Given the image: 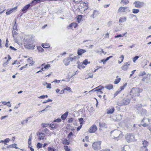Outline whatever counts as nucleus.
I'll return each mask as SVG.
<instances>
[{
	"mask_svg": "<svg viewBox=\"0 0 151 151\" xmlns=\"http://www.w3.org/2000/svg\"><path fill=\"white\" fill-rule=\"evenodd\" d=\"M34 39L33 37L30 35H26L24 38V42L25 47H35V45L34 44Z\"/></svg>",
	"mask_w": 151,
	"mask_h": 151,
	"instance_id": "f257e3e1",
	"label": "nucleus"
},
{
	"mask_svg": "<svg viewBox=\"0 0 151 151\" xmlns=\"http://www.w3.org/2000/svg\"><path fill=\"white\" fill-rule=\"evenodd\" d=\"M142 89L139 88H133L130 92V95L132 98L135 100L136 99L134 97L139 96L140 95V93L142 92Z\"/></svg>",
	"mask_w": 151,
	"mask_h": 151,
	"instance_id": "f03ea898",
	"label": "nucleus"
},
{
	"mask_svg": "<svg viewBox=\"0 0 151 151\" xmlns=\"http://www.w3.org/2000/svg\"><path fill=\"white\" fill-rule=\"evenodd\" d=\"M111 136L113 138L118 140V138L122 137L123 136V134H122L121 132L118 130H115L111 131Z\"/></svg>",
	"mask_w": 151,
	"mask_h": 151,
	"instance_id": "7ed1b4c3",
	"label": "nucleus"
},
{
	"mask_svg": "<svg viewBox=\"0 0 151 151\" xmlns=\"http://www.w3.org/2000/svg\"><path fill=\"white\" fill-rule=\"evenodd\" d=\"M142 106L141 104H138L135 106V108L139 114L143 116L146 114L147 111L142 108Z\"/></svg>",
	"mask_w": 151,
	"mask_h": 151,
	"instance_id": "20e7f679",
	"label": "nucleus"
},
{
	"mask_svg": "<svg viewBox=\"0 0 151 151\" xmlns=\"http://www.w3.org/2000/svg\"><path fill=\"white\" fill-rule=\"evenodd\" d=\"M130 98L126 97L123 98L121 101L118 102L117 104L120 106L127 105L130 103Z\"/></svg>",
	"mask_w": 151,
	"mask_h": 151,
	"instance_id": "39448f33",
	"label": "nucleus"
},
{
	"mask_svg": "<svg viewBox=\"0 0 151 151\" xmlns=\"http://www.w3.org/2000/svg\"><path fill=\"white\" fill-rule=\"evenodd\" d=\"M125 138L128 142L134 141L135 140L134 135L132 134H127L125 136Z\"/></svg>",
	"mask_w": 151,
	"mask_h": 151,
	"instance_id": "423d86ee",
	"label": "nucleus"
},
{
	"mask_svg": "<svg viewBox=\"0 0 151 151\" xmlns=\"http://www.w3.org/2000/svg\"><path fill=\"white\" fill-rule=\"evenodd\" d=\"M101 141H98L94 142L92 145V146L94 150H98L101 149Z\"/></svg>",
	"mask_w": 151,
	"mask_h": 151,
	"instance_id": "0eeeda50",
	"label": "nucleus"
},
{
	"mask_svg": "<svg viewBox=\"0 0 151 151\" xmlns=\"http://www.w3.org/2000/svg\"><path fill=\"white\" fill-rule=\"evenodd\" d=\"M133 4L135 8H140L144 6V3L143 2L135 1L134 2Z\"/></svg>",
	"mask_w": 151,
	"mask_h": 151,
	"instance_id": "6e6552de",
	"label": "nucleus"
},
{
	"mask_svg": "<svg viewBox=\"0 0 151 151\" xmlns=\"http://www.w3.org/2000/svg\"><path fill=\"white\" fill-rule=\"evenodd\" d=\"M49 127H51L50 129L52 130L54 129H58L60 127V124L58 123H55L54 122H52L50 124Z\"/></svg>",
	"mask_w": 151,
	"mask_h": 151,
	"instance_id": "1a4fd4ad",
	"label": "nucleus"
},
{
	"mask_svg": "<svg viewBox=\"0 0 151 151\" xmlns=\"http://www.w3.org/2000/svg\"><path fill=\"white\" fill-rule=\"evenodd\" d=\"M150 119L148 118H144L142 119L141 122V124L143 127H146L148 126V124L145 122L144 123V122L145 121L147 122V121H148V122H150Z\"/></svg>",
	"mask_w": 151,
	"mask_h": 151,
	"instance_id": "9d476101",
	"label": "nucleus"
},
{
	"mask_svg": "<svg viewBox=\"0 0 151 151\" xmlns=\"http://www.w3.org/2000/svg\"><path fill=\"white\" fill-rule=\"evenodd\" d=\"M130 65V62H127L125 63L121 67V68L124 71H126L127 70L129 66Z\"/></svg>",
	"mask_w": 151,
	"mask_h": 151,
	"instance_id": "9b49d317",
	"label": "nucleus"
},
{
	"mask_svg": "<svg viewBox=\"0 0 151 151\" xmlns=\"http://www.w3.org/2000/svg\"><path fill=\"white\" fill-rule=\"evenodd\" d=\"M118 11L119 12H124L126 11L129 12L130 11V10L129 9V8L128 7H123L121 6L119 8Z\"/></svg>",
	"mask_w": 151,
	"mask_h": 151,
	"instance_id": "f8f14e48",
	"label": "nucleus"
},
{
	"mask_svg": "<svg viewBox=\"0 0 151 151\" xmlns=\"http://www.w3.org/2000/svg\"><path fill=\"white\" fill-rule=\"evenodd\" d=\"M97 130V127L96 125H93L89 128V132L90 133H94Z\"/></svg>",
	"mask_w": 151,
	"mask_h": 151,
	"instance_id": "ddd939ff",
	"label": "nucleus"
},
{
	"mask_svg": "<svg viewBox=\"0 0 151 151\" xmlns=\"http://www.w3.org/2000/svg\"><path fill=\"white\" fill-rule=\"evenodd\" d=\"M71 61V57H69L66 58H65L63 60V62L64 63V65L66 66L68 65L69 64L70 61Z\"/></svg>",
	"mask_w": 151,
	"mask_h": 151,
	"instance_id": "4468645a",
	"label": "nucleus"
},
{
	"mask_svg": "<svg viewBox=\"0 0 151 151\" xmlns=\"http://www.w3.org/2000/svg\"><path fill=\"white\" fill-rule=\"evenodd\" d=\"M37 135L39 139L40 140H43L45 136V134L39 132L38 134H37Z\"/></svg>",
	"mask_w": 151,
	"mask_h": 151,
	"instance_id": "2eb2a0df",
	"label": "nucleus"
},
{
	"mask_svg": "<svg viewBox=\"0 0 151 151\" xmlns=\"http://www.w3.org/2000/svg\"><path fill=\"white\" fill-rule=\"evenodd\" d=\"M99 14V12L98 11L96 10H95L93 11L92 14L91 15V17L93 19L96 17Z\"/></svg>",
	"mask_w": 151,
	"mask_h": 151,
	"instance_id": "dca6fc26",
	"label": "nucleus"
},
{
	"mask_svg": "<svg viewBox=\"0 0 151 151\" xmlns=\"http://www.w3.org/2000/svg\"><path fill=\"white\" fill-rule=\"evenodd\" d=\"M148 142L146 140H144L142 141V145L143 146L142 147L143 148L145 149L146 151H147V146L148 145Z\"/></svg>",
	"mask_w": 151,
	"mask_h": 151,
	"instance_id": "f3484780",
	"label": "nucleus"
},
{
	"mask_svg": "<svg viewBox=\"0 0 151 151\" xmlns=\"http://www.w3.org/2000/svg\"><path fill=\"white\" fill-rule=\"evenodd\" d=\"M30 4H28L25 5L24 7L22 9V11L23 12H24V13H26L28 9L30 7Z\"/></svg>",
	"mask_w": 151,
	"mask_h": 151,
	"instance_id": "a211bd4d",
	"label": "nucleus"
},
{
	"mask_svg": "<svg viewBox=\"0 0 151 151\" xmlns=\"http://www.w3.org/2000/svg\"><path fill=\"white\" fill-rule=\"evenodd\" d=\"M27 62L29 63V66H31L33 65L35 63V61H34L32 59V58L31 57H29L27 59Z\"/></svg>",
	"mask_w": 151,
	"mask_h": 151,
	"instance_id": "6ab92c4d",
	"label": "nucleus"
},
{
	"mask_svg": "<svg viewBox=\"0 0 151 151\" xmlns=\"http://www.w3.org/2000/svg\"><path fill=\"white\" fill-rule=\"evenodd\" d=\"M114 111V108L112 107L111 109H107L106 110V113L108 114H112L113 113Z\"/></svg>",
	"mask_w": 151,
	"mask_h": 151,
	"instance_id": "aec40b11",
	"label": "nucleus"
},
{
	"mask_svg": "<svg viewBox=\"0 0 151 151\" xmlns=\"http://www.w3.org/2000/svg\"><path fill=\"white\" fill-rule=\"evenodd\" d=\"M17 8V6H16L13 8L11 9L9 11L6 12V15H8L10 14L12 12H13V11L15 9H16Z\"/></svg>",
	"mask_w": 151,
	"mask_h": 151,
	"instance_id": "412c9836",
	"label": "nucleus"
},
{
	"mask_svg": "<svg viewBox=\"0 0 151 151\" xmlns=\"http://www.w3.org/2000/svg\"><path fill=\"white\" fill-rule=\"evenodd\" d=\"M86 52V51L84 50L80 49L78 50L77 53L78 55H81Z\"/></svg>",
	"mask_w": 151,
	"mask_h": 151,
	"instance_id": "4be33fe9",
	"label": "nucleus"
},
{
	"mask_svg": "<svg viewBox=\"0 0 151 151\" xmlns=\"http://www.w3.org/2000/svg\"><path fill=\"white\" fill-rule=\"evenodd\" d=\"M68 112L66 111L61 116V118L63 120H65L68 115Z\"/></svg>",
	"mask_w": 151,
	"mask_h": 151,
	"instance_id": "5701e85b",
	"label": "nucleus"
},
{
	"mask_svg": "<svg viewBox=\"0 0 151 151\" xmlns=\"http://www.w3.org/2000/svg\"><path fill=\"white\" fill-rule=\"evenodd\" d=\"M78 26L77 24L76 23H72L69 25V27L73 28H76Z\"/></svg>",
	"mask_w": 151,
	"mask_h": 151,
	"instance_id": "b1692460",
	"label": "nucleus"
},
{
	"mask_svg": "<svg viewBox=\"0 0 151 151\" xmlns=\"http://www.w3.org/2000/svg\"><path fill=\"white\" fill-rule=\"evenodd\" d=\"M127 20V18L125 17H120L119 19V22H124L126 21Z\"/></svg>",
	"mask_w": 151,
	"mask_h": 151,
	"instance_id": "393cba45",
	"label": "nucleus"
},
{
	"mask_svg": "<svg viewBox=\"0 0 151 151\" xmlns=\"http://www.w3.org/2000/svg\"><path fill=\"white\" fill-rule=\"evenodd\" d=\"M105 88L108 90H111L113 88V86L112 84H109L104 86Z\"/></svg>",
	"mask_w": 151,
	"mask_h": 151,
	"instance_id": "a878e982",
	"label": "nucleus"
},
{
	"mask_svg": "<svg viewBox=\"0 0 151 151\" xmlns=\"http://www.w3.org/2000/svg\"><path fill=\"white\" fill-rule=\"evenodd\" d=\"M50 67V65L49 64H47L44 67H42L41 68L42 71H45L46 69H47Z\"/></svg>",
	"mask_w": 151,
	"mask_h": 151,
	"instance_id": "bb28decb",
	"label": "nucleus"
},
{
	"mask_svg": "<svg viewBox=\"0 0 151 151\" xmlns=\"http://www.w3.org/2000/svg\"><path fill=\"white\" fill-rule=\"evenodd\" d=\"M41 1V0H33L30 3V4H33V5H35Z\"/></svg>",
	"mask_w": 151,
	"mask_h": 151,
	"instance_id": "cd10ccee",
	"label": "nucleus"
},
{
	"mask_svg": "<svg viewBox=\"0 0 151 151\" xmlns=\"http://www.w3.org/2000/svg\"><path fill=\"white\" fill-rule=\"evenodd\" d=\"M122 115L121 114H118L116 115V120H120L122 119Z\"/></svg>",
	"mask_w": 151,
	"mask_h": 151,
	"instance_id": "c85d7f7f",
	"label": "nucleus"
},
{
	"mask_svg": "<svg viewBox=\"0 0 151 151\" xmlns=\"http://www.w3.org/2000/svg\"><path fill=\"white\" fill-rule=\"evenodd\" d=\"M16 146H17V144L15 143H14V144L11 145L9 146H7L6 147L7 148H9V147H11V148L14 147V148H15L16 149L18 148L16 147Z\"/></svg>",
	"mask_w": 151,
	"mask_h": 151,
	"instance_id": "c756f323",
	"label": "nucleus"
},
{
	"mask_svg": "<svg viewBox=\"0 0 151 151\" xmlns=\"http://www.w3.org/2000/svg\"><path fill=\"white\" fill-rule=\"evenodd\" d=\"M32 137V134L31 133L30 135H29V138L28 139V144L29 145H29H31V139Z\"/></svg>",
	"mask_w": 151,
	"mask_h": 151,
	"instance_id": "7c9ffc66",
	"label": "nucleus"
},
{
	"mask_svg": "<svg viewBox=\"0 0 151 151\" xmlns=\"http://www.w3.org/2000/svg\"><path fill=\"white\" fill-rule=\"evenodd\" d=\"M132 12L133 14H137L139 12V10L138 9H133L132 10Z\"/></svg>",
	"mask_w": 151,
	"mask_h": 151,
	"instance_id": "2f4dec72",
	"label": "nucleus"
},
{
	"mask_svg": "<svg viewBox=\"0 0 151 151\" xmlns=\"http://www.w3.org/2000/svg\"><path fill=\"white\" fill-rule=\"evenodd\" d=\"M104 88V87L103 86H102L101 87H99V88L98 91H97V93L98 94L99 93H103L102 91H101V90L103 88Z\"/></svg>",
	"mask_w": 151,
	"mask_h": 151,
	"instance_id": "473e14b6",
	"label": "nucleus"
},
{
	"mask_svg": "<svg viewBox=\"0 0 151 151\" xmlns=\"http://www.w3.org/2000/svg\"><path fill=\"white\" fill-rule=\"evenodd\" d=\"M129 2L128 0H122L121 2V3H123L124 4H127Z\"/></svg>",
	"mask_w": 151,
	"mask_h": 151,
	"instance_id": "72a5a7b5",
	"label": "nucleus"
},
{
	"mask_svg": "<svg viewBox=\"0 0 151 151\" xmlns=\"http://www.w3.org/2000/svg\"><path fill=\"white\" fill-rule=\"evenodd\" d=\"M127 83H125L123 85V86H121L120 87V89H119V90H121V91L122 90H123L124 88L127 86Z\"/></svg>",
	"mask_w": 151,
	"mask_h": 151,
	"instance_id": "f704fd0d",
	"label": "nucleus"
},
{
	"mask_svg": "<svg viewBox=\"0 0 151 151\" xmlns=\"http://www.w3.org/2000/svg\"><path fill=\"white\" fill-rule=\"evenodd\" d=\"M101 87V86H100L91 90V91H89V92H92V91H98V88H99V87Z\"/></svg>",
	"mask_w": 151,
	"mask_h": 151,
	"instance_id": "c9c22d12",
	"label": "nucleus"
},
{
	"mask_svg": "<svg viewBox=\"0 0 151 151\" xmlns=\"http://www.w3.org/2000/svg\"><path fill=\"white\" fill-rule=\"evenodd\" d=\"M120 78L116 79L115 81L114 82V83L115 84L118 83H119L120 81Z\"/></svg>",
	"mask_w": 151,
	"mask_h": 151,
	"instance_id": "e433bc0d",
	"label": "nucleus"
},
{
	"mask_svg": "<svg viewBox=\"0 0 151 151\" xmlns=\"http://www.w3.org/2000/svg\"><path fill=\"white\" fill-rule=\"evenodd\" d=\"M119 58H121V61H120L119 60H118V63H119V64H120L123 61V60H124V56L123 55H122L121 56V57H119Z\"/></svg>",
	"mask_w": 151,
	"mask_h": 151,
	"instance_id": "4c0bfd02",
	"label": "nucleus"
},
{
	"mask_svg": "<svg viewBox=\"0 0 151 151\" xmlns=\"http://www.w3.org/2000/svg\"><path fill=\"white\" fill-rule=\"evenodd\" d=\"M51 106H50L49 105L47 106L46 108L42 110V111H39V113H40L41 112H42L44 111H47L48 110L47 108H50L51 107Z\"/></svg>",
	"mask_w": 151,
	"mask_h": 151,
	"instance_id": "58836bf2",
	"label": "nucleus"
},
{
	"mask_svg": "<svg viewBox=\"0 0 151 151\" xmlns=\"http://www.w3.org/2000/svg\"><path fill=\"white\" fill-rule=\"evenodd\" d=\"M90 63V62H88V60L87 59H86L84 60L83 63V64H84V65H86L88 63Z\"/></svg>",
	"mask_w": 151,
	"mask_h": 151,
	"instance_id": "ea45409f",
	"label": "nucleus"
},
{
	"mask_svg": "<svg viewBox=\"0 0 151 151\" xmlns=\"http://www.w3.org/2000/svg\"><path fill=\"white\" fill-rule=\"evenodd\" d=\"M42 47H45V46H47V47H50V45L49 43H42Z\"/></svg>",
	"mask_w": 151,
	"mask_h": 151,
	"instance_id": "a19ab883",
	"label": "nucleus"
},
{
	"mask_svg": "<svg viewBox=\"0 0 151 151\" xmlns=\"http://www.w3.org/2000/svg\"><path fill=\"white\" fill-rule=\"evenodd\" d=\"M63 143L67 145H69V142H68L67 139H65L63 141Z\"/></svg>",
	"mask_w": 151,
	"mask_h": 151,
	"instance_id": "79ce46f5",
	"label": "nucleus"
},
{
	"mask_svg": "<svg viewBox=\"0 0 151 151\" xmlns=\"http://www.w3.org/2000/svg\"><path fill=\"white\" fill-rule=\"evenodd\" d=\"M37 49L38 52H43L44 51V50L43 49V48H37Z\"/></svg>",
	"mask_w": 151,
	"mask_h": 151,
	"instance_id": "37998d69",
	"label": "nucleus"
},
{
	"mask_svg": "<svg viewBox=\"0 0 151 151\" xmlns=\"http://www.w3.org/2000/svg\"><path fill=\"white\" fill-rule=\"evenodd\" d=\"M146 74V73L145 71H144L140 73L139 74V76H144Z\"/></svg>",
	"mask_w": 151,
	"mask_h": 151,
	"instance_id": "c03bdc74",
	"label": "nucleus"
},
{
	"mask_svg": "<svg viewBox=\"0 0 151 151\" xmlns=\"http://www.w3.org/2000/svg\"><path fill=\"white\" fill-rule=\"evenodd\" d=\"M126 34V33H124V34H123L122 35L121 34L118 35L116 36H115L114 37L115 38H117V37H122L123 36H124V35L125 34Z\"/></svg>",
	"mask_w": 151,
	"mask_h": 151,
	"instance_id": "a18cd8bd",
	"label": "nucleus"
},
{
	"mask_svg": "<svg viewBox=\"0 0 151 151\" xmlns=\"http://www.w3.org/2000/svg\"><path fill=\"white\" fill-rule=\"evenodd\" d=\"M42 144L38 142L37 144V147L38 148H41L42 147Z\"/></svg>",
	"mask_w": 151,
	"mask_h": 151,
	"instance_id": "49530a36",
	"label": "nucleus"
},
{
	"mask_svg": "<svg viewBox=\"0 0 151 151\" xmlns=\"http://www.w3.org/2000/svg\"><path fill=\"white\" fill-rule=\"evenodd\" d=\"M139 58V56H136L133 58V61L134 62H135L136 60Z\"/></svg>",
	"mask_w": 151,
	"mask_h": 151,
	"instance_id": "de8ad7c7",
	"label": "nucleus"
},
{
	"mask_svg": "<svg viewBox=\"0 0 151 151\" xmlns=\"http://www.w3.org/2000/svg\"><path fill=\"white\" fill-rule=\"evenodd\" d=\"M17 34L18 33L15 30H14L12 31V35L14 37V36L17 35Z\"/></svg>",
	"mask_w": 151,
	"mask_h": 151,
	"instance_id": "09e8293b",
	"label": "nucleus"
},
{
	"mask_svg": "<svg viewBox=\"0 0 151 151\" xmlns=\"http://www.w3.org/2000/svg\"><path fill=\"white\" fill-rule=\"evenodd\" d=\"M121 90H119V89L117 91H116L115 93L114 94V96H116L117 95H118L120 92Z\"/></svg>",
	"mask_w": 151,
	"mask_h": 151,
	"instance_id": "8fccbe9b",
	"label": "nucleus"
},
{
	"mask_svg": "<svg viewBox=\"0 0 151 151\" xmlns=\"http://www.w3.org/2000/svg\"><path fill=\"white\" fill-rule=\"evenodd\" d=\"M61 121V120L60 119L58 118V119H55V120H54L53 122H54L55 123V122H60Z\"/></svg>",
	"mask_w": 151,
	"mask_h": 151,
	"instance_id": "3c124183",
	"label": "nucleus"
},
{
	"mask_svg": "<svg viewBox=\"0 0 151 151\" xmlns=\"http://www.w3.org/2000/svg\"><path fill=\"white\" fill-rule=\"evenodd\" d=\"M129 147L127 146H124L122 150V151H128L127 150V149L129 148Z\"/></svg>",
	"mask_w": 151,
	"mask_h": 151,
	"instance_id": "603ef678",
	"label": "nucleus"
},
{
	"mask_svg": "<svg viewBox=\"0 0 151 151\" xmlns=\"http://www.w3.org/2000/svg\"><path fill=\"white\" fill-rule=\"evenodd\" d=\"M10 140V139L8 138L4 140V144H6L7 143L9 142Z\"/></svg>",
	"mask_w": 151,
	"mask_h": 151,
	"instance_id": "864d4df0",
	"label": "nucleus"
},
{
	"mask_svg": "<svg viewBox=\"0 0 151 151\" xmlns=\"http://www.w3.org/2000/svg\"><path fill=\"white\" fill-rule=\"evenodd\" d=\"M79 58V57L78 56H74L73 58L71 57V60L72 61L74 60H75L76 59L78 58Z\"/></svg>",
	"mask_w": 151,
	"mask_h": 151,
	"instance_id": "5fc2aeb1",
	"label": "nucleus"
},
{
	"mask_svg": "<svg viewBox=\"0 0 151 151\" xmlns=\"http://www.w3.org/2000/svg\"><path fill=\"white\" fill-rule=\"evenodd\" d=\"M45 84L47 85V86L46 87V88H51V84L49 83H48L47 82L45 83Z\"/></svg>",
	"mask_w": 151,
	"mask_h": 151,
	"instance_id": "6e6d98bb",
	"label": "nucleus"
},
{
	"mask_svg": "<svg viewBox=\"0 0 151 151\" xmlns=\"http://www.w3.org/2000/svg\"><path fill=\"white\" fill-rule=\"evenodd\" d=\"M83 120V119L82 118H81L79 119V122L81 125H82Z\"/></svg>",
	"mask_w": 151,
	"mask_h": 151,
	"instance_id": "4d7b16f0",
	"label": "nucleus"
},
{
	"mask_svg": "<svg viewBox=\"0 0 151 151\" xmlns=\"http://www.w3.org/2000/svg\"><path fill=\"white\" fill-rule=\"evenodd\" d=\"M52 100L51 99H47V100L45 101H44L43 102V104H44V103H46L47 102H51L52 101Z\"/></svg>",
	"mask_w": 151,
	"mask_h": 151,
	"instance_id": "13d9d810",
	"label": "nucleus"
},
{
	"mask_svg": "<svg viewBox=\"0 0 151 151\" xmlns=\"http://www.w3.org/2000/svg\"><path fill=\"white\" fill-rule=\"evenodd\" d=\"M42 126L44 127H47L49 125V124H47V123H42Z\"/></svg>",
	"mask_w": 151,
	"mask_h": 151,
	"instance_id": "bf43d9fd",
	"label": "nucleus"
},
{
	"mask_svg": "<svg viewBox=\"0 0 151 151\" xmlns=\"http://www.w3.org/2000/svg\"><path fill=\"white\" fill-rule=\"evenodd\" d=\"M64 90H67L68 91H71V88L68 87H67L65 88H64Z\"/></svg>",
	"mask_w": 151,
	"mask_h": 151,
	"instance_id": "052dcab7",
	"label": "nucleus"
},
{
	"mask_svg": "<svg viewBox=\"0 0 151 151\" xmlns=\"http://www.w3.org/2000/svg\"><path fill=\"white\" fill-rule=\"evenodd\" d=\"M64 147H65V151H70V150L68 147L67 146H64Z\"/></svg>",
	"mask_w": 151,
	"mask_h": 151,
	"instance_id": "680f3d73",
	"label": "nucleus"
},
{
	"mask_svg": "<svg viewBox=\"0 0 151 151\" xmlns=\"http://www.w3.org/2000/svg\"><path fill=\"white\" fill-rule=\"evenodd\" d=\"M8 42H9V41H8V39H6V44L5 45V46L6 47H8L9 46V45L8 44Z\"/></svg>",
	"mask_w": 151,
	"mask_h": 151,
	"instance_id": "e2e57ef3",
	"label": "nucleus"
},
{
	"mask_svg": "<svg viewBox=\"0 0 151 151\" xmlns=\"http://www.w3.org/2000/svg\"><path fill=\"white\" fill-rule=\"evenodd\" d=\"M73 136V134L72 132H70L68 135V138L70 137L71 136Z\"/></svg>",
	"mask_w": 151,
	"mask_h": 151,
	"instance_id": "0e129e2a",
	"label": "nucleus"
},
{
	"mask_svg": "<svg viewBox=\"0 0 151 151\" xmlns=\"http://www.w3.org/2000/svg\"><path fill=\"white\" fill-rule=\"evenodd\" d=\"M21 124L22 125H26L27 124V123L24 121V120H23L21 122Z\"/></svg>",
	"mask_w": 151,
	"mask_h": 151,
	"instance_id": "69168bd1",
	"label": "nucleus"
},
{
	"mask_svg": "<svg viewBox=\"0 0 151 151\" xmlns=\"http://www.w3.org/2000/svg\"><path fill=\"white\" fill-rule=\"evenodd\" d=\"M73 121V119L72 118H70L68 120V122L69 123L72 122Z\"/></svg>",
	"mask_w": 151,
	"mask_h": 151,
	"instance_id": "338daca9",
	"label": "nucleus"
},
{
	"mask_svg": "<svg viewBox=\"0 0 151 151\" xmlns=\"http://www.w3.org/2000/svg\"><path fill=\"white\" fill-rule=\"evenodd\" d=\"M100 151H110V150L108 149H105L101 150Z\"/></svg>",
	"mask_w": 151,
	"mask_h": 151,
	"instance_id": "774afa93",
	"label": "nucleus"
}]
</instances>
